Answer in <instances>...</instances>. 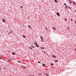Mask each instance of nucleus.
I'll return each instance as SVG.
<instances>
[{
	"label": "nucleus",
	"instance_id": "1",
	"mask_svg": "<svg viewBox=\"0 0 76 76\" xmlns=\"http://www.w3.org/2000/svg\"><path fill=\"white\" fill-rule=\"evenodd\" d=\"M40 38L41 39H42V42H43V40H44V39H43V38H42V36H40Z\"/></svg>",
	"mask_w": 76,
	"mask_h": 76
},
{
	"label": "nucleus",
	"instance_id": "2",
	"mask_svg": "<svg viewBox=\"0 0 76 76\" xmlns=\"http://www.w3.org/2000/svg\"><path fill=\"white\" fill-rule=\"evenodd\" d=\"M2 20L3 22H6V21L5 20H4V19H3Z\"/></svg>",
	"mask_w": 76,
	"mask_h": 76
},
{
	"label": "nucleus",
	"instance_id": "3",
	"mask_svg": "<svg viewBox=\"0 0 76 76\" xmlns=\"http://www.w3.org/2000/svg\"><path fill=\"white\" fill-rule=\"evenodd\" d=\"M72 3L73 4H74V5H75V4H76V3H75V2L74 1H73L72 2Z\"/></svg>",
	"mask_w": 76,
	"mask_h": 76
},
{
	"label": "nucleus",
	"instance_id": "4",
	"mask_svg": "<svg viewBox=\"0 0 76 76\" xmlns=\"http://www.w3.org/2000/svg\"><path fill=\"white\" fill-rule=\"evenodd\" d=\"M56 14L57 15H58V16H60V14L58 13H56Z\"/></svg>",
	"mask_w": 76,
	"mask_h": 76
},
{
	"label": "nucleus",
	"instance_id": "5",
	"mask_svg": "<svg viewBox=\"0 0 76 76\" xmlns=\"http://www.w3.org/2000/svg\"><path fill=\"white\" fill-rule=\"evenodd\" d=\"M21 67H22V68H25V66H22V65L21 66Z\"/></svg>",
	"mask_w": 76,
	"mask_h": 76
},
{
	"label": "nucleus",
	"instance_id": "6",
	"mask_svg": "<svg viewBox=\"0 0 76 76\" xmlns=\"http://www.w3.org/2000/svg\"><path fill=\"white\" fill-rule=\"evenodd\" d=\"M12 54L13 55H15V52H12Z\"/></svg>",
	"mask_w": 76,
	"mask_h": 76
},
{
	"label": "nucleus",
	"instance_id": "7",
	"mask_svg": "<svg viewBox=\"0 0 76 76\" xmlns=\"http://www.w3.org/2000/svg\"><path fill=\"white\" fill-rule=\"evenodd\" d=\"M28 26L29 27V28H32V27L30 25H28Z\"/></svg>",
	"mask_w": 76,
	"mask_h": 76
},
{
	"label": "nucleus",
	"instance_id": "8",
	"mask_svg": "<svg viewBox=\"0 0 76 76\" xmlns=\"http://www.w3.org/2000/svg\"><path fill=\"white\" fill-rule=\"evenodd\" d=\"M52 57H54V58H56V56H54V55H53Z\"/></svg>",
	"mask_w": 76,
	"mask_h": 76
},
{
	"label": "nucleus",
	"instance_id": "9",
	"mask_svg": "<svg viewBox=\"0 0 76 76\" xmlns=\"http://www.w3.org/2000/svg\"><path fill=\"white\" fill-rule=\"evenodd\" d=\"M54 1L56 3H57V0H54Z\"/></svg>",
	"mask_w": 76,
	"mask_h": 76
},
{
	"label": "nucleus",
	"instance_id": "10",
	"mask_svg": "<svg viewBox=\"0 0 76 76\" xmlns=\"http://www.w3.org/2000/svg\"><path fill=\"white\" fill-rule=\"evenodd\" d=\"M52 28L54 29L55 30H56V28H55V27H52Z\"/></svg>",
	"mask_w": 76,
	"mask_h": 76
},
{
	"label": "nucleus",
	"instance_id": "11",
	"mask_svg": "<svg viewBox=\"0 0 76 76\" xmlns=\"http://www.w3.org/2000/svg\"><path fill=\"white\" fill-rule=\"evenodd\" d=\"M36 46L37 47H39V45H38L37 44L36 45Z\"/></svg>",
	"mask_w": 76,
	"mask_h": 76
},
{
	"label": "nucleus",
	"instance_id": "12",
	"mask_svg": "<svg viewBox=\"0 0 76 76\" xmlns=\"http://www.w3.org/2000/svg\"><path fill=\"white\" fill-rule=\"evenodd\" d=\"M23 37H24V38H26V37L24 35H23Z\"/></svg>",
	"mask_w": 76,
	"mask_h": 76
},
{
	"label": "nucleus",
	"instance_id": "13",
	"mask_svg": "<svg viewBox=\"0 0 76 76\" xmlns=\"http://www.w3.org/2000/svg\"><path fill=\"white\" fill-rule=\"evenodd\" d=\"M40 48L41 49H43V50H44V47H41Z\"/></svg>",
	"mask_w": 76,
	"mask_h": 76
},
{
	"label": "nucleus",
	"instance_id": "14",
	"mask_svg": "<svg viewBox=\"0 0 76 76\" xmlns=\"http://www.w3.org/2000/svg\"><path fill=\"white\" fill-rule=\"evenodd\" d=\"M34 44H35V45H37V43L36 42H34Z\"/></svg>",
	"mask_w": 76,
	"mask_h": 76
},
{
	"label": "nucleus",
	"instance_id": "15",
	"mask_svg": "<svg viewBox=\"0 0 76 76\" xmlns=\"http://www.w3.org/2000/svg\"><path fill=\"white\" fill-rule=\"evenodd\" d=\"M42 65H43V66L44 67V66H45V64H42Z\"/></svg>",
	"mask_w": 76,
	"mask_h": 76
},
{
	"label": "nucleus",
	"instance_id": "16",
	"mask_svg": "<svg viewBox=\"0 0 76 76\" xmlns=\"http://www.w3.org/2000/svg\"><path fill=\"white\" fill-rule=\"evenodd\" d=\"M69 3H72V1H71V0L70 1H69Z\"/></svg>",
	"mask_w": 76,
	"mask_h": 76
},
{
	"label": "nucleus",
	"instance_id": "17",
	"mask_svg": "<svg viewBox=\"0 0 76 76\" xmlns=\"http://www.w3.org/2000/svg\"><path fill=\"white\" fill-rule=\"evenodd\" d=\"M54 62H58V61L55 60L54 61Z\"/></svg>",
	"mask_w": 76,
	"mask_h": 76
},
{
	"label": "nucleus",
	"instance_id": "18",
	"mask_svg": "<svg viewBox=\"0 0 76 76\" xmlns=\"http://www.w3.org/2000/svg\"><path fill=\"white\" fill-rule=\"evenodd\" d=\"M20 7L21 8H22V9H23V7H22V6H21Z\"/></svg>",
	"mask_w": 76,
	"mask_h": 76
},
{
	"label": "nucleus",
	"instance_id": "19",
	"mask_svg": "<svg viewBox=\"0 0 76 76\" xmlns=\"http://www.w3.org/2000/svg\"><path fill=\"white\" fill-rule=\"evenodd\" d=\"M38 75H41V73H39Z\"/></svg>",
	"mask_w": 76,
	"mask_h": 76
},
{
	"label": "nucleus",
	"instance_id": "20",
	"mask_svg": "<svg viewBox=\"0 0 76 76\" xmlns=\"http://www.w3.org/2000/svg\"><path fill=\"white\" fill-rule=\"evenodd\" d=\"M68 7H69V9H71V8L69 7V6H67Z\"/></svg>",
	"mask_w": 76,
	"mask_h": 76
},
{
	"label": "nucleus",
	"instance_id": "21",
	"mask_svg": "<svg viewBox=\"0 0 76 76\" xmlns=\"http://www.w3.org/2000/svg\"><path fill=\"white\" fill-rule=\"evenodd\" d=\"M64 5L66 6H67V5H66V4H64Z\"/></svg>",
	"mask_w": 76,
	"mask_h": 76
},
{
	"label": "nucleus",
	"instance_id": "22",
	"mask_svg": "<svg viewBox=\"0 0 76 76\" xmlns=\"http://www.w3.org/2000/svg\"><path fill=\"white\" fill-rule=\"evenodd\" d=\"M71 20H72V22H73V19H72V18L71 19Z\"/></svg>",
	"mask_w": 76,
	"mask_h": 76
},
{
	"label": "nucleus",
	"instance_id": "23",
	"mask_svg": "<svg viewBox=\"0 0 76 76\" xmlns=\"http://www.w3.org/2000/svg\"><path fill=\"white\" fill-rule=\"evenodd\" d=\"M31 47H32V48H34V46H32V45H31Z\"/></svg>",
	"mask_w": 76,
	"mask_h": 76
},
{
	"label": "nucleus",
	"instance_id": "24",
	"mask_svg": "<svg viewBox=\"0 0 76 76\" xmlns=\"http://www.w3.org/2000/svg\"><path fill=\"white\" fill-rule=\"evenodd\" d=\"M51 65H52V66H53V65H54V64H51Z\"/></svg>",
	"mask_w": 76,
	"mask_h": 76
},
{
	"label": "nucleus",
	"instance_id": "25",
	"mask_svg": "<svg viewBox=\"0 0 76 76\" xmlns=\"http://www.w3.org/2000/svg\"><path fill=\"white\" fill-rule=\"evenodd\" d=\"M29 48H31V49H32L31 47H29Z\"/></svg>",
	"mask_w": 76,
	"mask_h": 76
},
{
	"label": "nucleus",
	"instance_id": "26",
	"mask_svg": "<svg viewBox=\"0 0 76 76\" xmlns=\"http://www.w3.org/2000/svg\"><path fill=\"white\" fill-rule=\"evenodd\" d=\"M65 7H66V9H67V6H66Z\"/></svg>",
	"mask_w": 76,
	"mask_h": 76
},
{
	"label": "nucleus",
	"instance_id": "27",
	"mask_svg": "<svg viewBox=\"0 0 76 76\" xmlns=\"http://www.w3.org/2000/svg\"><path fill=\"white\" fill-rule=\"evenodd\" d=\"M38 63H41V62H40L39 61H38Z\"/></svg>",
	"mask_w": 76,
	"mask_h": 76
},
{
	"label": "nucleus",
	"instance_id": "28",
	"mask_svg": "<svg viewBox=\"0 0 76 76\" xmlns=\"http://www.w3.org/2000/svg\"><path fill=\"white\" fill-rule=\"evenodd\" d=\"M18 63H20V61H18Z\"/></svg>",
	"mask_w": 76,
	"mask_h": 76
},
{
	"label": "nucleus",
	"instance_id": "29",
	"mask_svg": "<svg viewBox=\"0 0 76 76\" xmlns=\"http://www.w3.org/2000/svg\"><path fill=\"white\" fill-rule=\"evenodd\" d=\"M65 20H66V21H67V19H65Z\"/></svg>",
	"mask_w": 76,
	"mask_h": 76
},
{
	"label": "nucleus",
	"instance_id": "30",
	"mask_svg": "<svg viewBox=\"0 0 76 76\" xmlns=\"http://www.w3.org/2000/svg\"><path fill=\"white\" fill-rule=\"evenodd\" d=\"M46 29H47V30H48L47 28V27H46Z\"/></svg>",
	"mask_w": 76,
	"mask_h": 76
},
{
	"label": "nucleus",
	"instance_id": "31",
	"mask_svg": "<svg viewBox=\"0 0 76 76\" xmlns=\"http://www.w3.org/2000/svg\"><path fill=\"white\" fill-rule=\"evenodd\" d=\"M10 60V61H12V60H11V59H10V60Z\"/></svg>",
	"mask_w": 76,
	"mask_h": 76
},
{
	"label": "nucleus",
	"instance_id": "32",
	"mask_svg": "<svg viewBox=\"0 0 76 76\" xmlns=\"http://www.w3.org/2000/svg\"><path fill=\"white\" fill-rule=\"evenodd\" d=\"M46 75H47V76H48V75H47V74H46Z\"/></svg>",
	"mask_w": 76,
	"mask_h": 76
},
{
	"label": "nucleus",
	"instance_id": "33",
	"mask_svg": "<svg viewBox=\"0 0 76 76\" xmlns=\"http://www.w3.org/2000/svg\"><path fill=\"white\" fill-rule=\"evenodd\" d=\"M44 54H45V52H44Z\"/></svg>",
	"mask_w": 76,
	"mask_h": 76
},
{
	"label": "nucleus",
	"instance_id": "34",
	"mask_svg": "<svg viewBox=\"0 0 76 76\" xmlns=\"http://www.w3.org/2000/svg\"><path fill=\"white\" fill-rule=\"evenodd\" d=\"M4 69H6V68H5V67H4Z\"/></svg>",
	"mask_w": 76,
	"mask_h": 76
},
{
	"label": "nucleus",
	"instance_id": "35",
	"mask_svg": "<svg viewBox=\"0 0 76 76\" xmlns=\"http://www.w3.org/2000/svg\"><path fill=\"white\" fill-rule=\"evenodd\" d=\"M0 59H1V58L0 57Z\"/></svg>",
	"mask_w": 76,
	"mask_h": 76
},
{
	"label": "nucleus",
	"instance_id": "36",
	"mask_svg": "<svg viewBox=\"0 0 76 76\" xmlns=\"http://www.w3.org/2000/svg\"><path fill=\"white\" fill-rule=\"evenodd\" d=\"M31 76V75H30V76Z\"/></svg>",
	"mask_w": 76,
	"mask_h": 76
},
{
	"label": "nucleus",
	"instance_id": "37",
	"mask_svg": "<svg viewBox=\"0 0 76 76\" xmlns=\"http://www.w3.org/2000/svg\"><path fill=\"white\" fill-rule=\"evenodd\" d=\"M75 51H76V49H75Z\"/></svg>",
	"mask_w": 76,
	"mask_h": 76
},
{
	"label": "nucleus",
	"instance_id": "38",
	"mask_svg": "<svg viewBox=\"0 0 76 76\" xmlns=\"http://www.w3.org/2000/svg\"><path fill=\"white\" fill-rule=\"evenodd\" d=\"M69 27H68V28H69Z\"/></svg>",
	"mask_w": 76,
	"mask_h": 76
},
{
	"label": "nucleus",
	"instance_id": "39",
	"mask_svg": "<svg viewBox=\"0 0 76 76\" xmlns=\"http://www.w3.org/2000/svg\"><path fill=\"white\" fill-rule=\"evenodd\" d=\"M12 33V32H11V33Z\"/></svg>",
	"mask_w": 76,
	"mask_h": 76
},
{
	"label": "nucleus",
	"instance_id": "40",
	"mask_svg": "<svg viewBox=\"0 0 76 76\" xmlns=\"http://www.w3.org/2000/svg\"><path fill=\"white\" fill-rule=\"evenodd\" d=\"M12 33V32H11V33Z\"/></svg>",
	"mask_w": 76,
	"mask_h": 76
}]
</instances>
